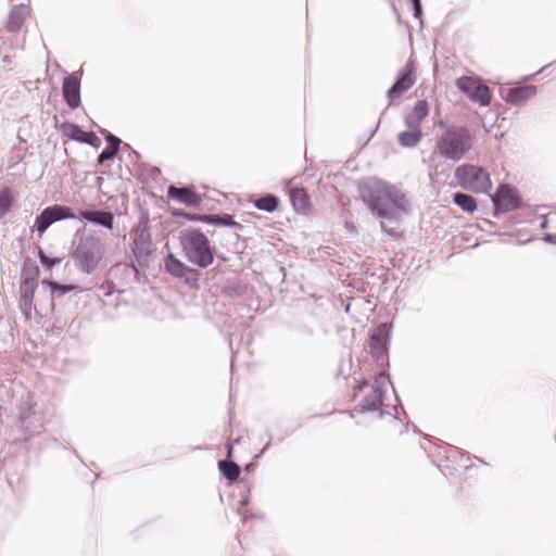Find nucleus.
I'll use <instances>...</instances> for the list:
<instances>
[{
    "label": "nucleus",
    "mask_w": 556,
    "mask_h": 556,
    "mask_svg": "<svg viewBox=\"0 0 556 556\" xmlns=\"http://www.w3.org/2000/svg\"><path fill=\"white\" fill-rule=\"evenodd\" d=\"M358 193L371 215L380 219L381 228L395 236V229L388 228L387 224L397 225L408 214L409 202L405 194L397 187L376 177L362 180Z\"/></svg>",
    "instance_id": "f257e3e1"
},
{
    "label": "nucleus",
    "mask_w": 556,
    "mask_h": 556,
    "mask_svg": "<svg viewBox=\"0 0 556 556\" xmlns=\"http://www.w3.org/2000/svg\"><path fill=\"white\" fill-rule=\"evenodd\" d=\"M76 237L78 238V244L74 252L76 266L84 273L90 274L101 261L104 247L97 232L85 226L76 230Z\"/></svg>",
    "instance_id": "f03ea898"
},
{
    "label": "nucleus",
    "mask_w": 556,
    "mask_h": 556,
    "mask_svg": "<svg viewBox=\"0 0 556 556\" xmlns=\"http://www.w3.org/2000/svg\"><path fill=\"white\" fill-rule=\"evenodd\" d=\"M472 147V136L468 128L452 126L443 131L435 141L437 152L447 161H460Z\"/></svg>",
    "instance_id": "7ed1b4c3"
},
{
    "label": "nucleus",
    "mask_w": 556,
    "mask_h": 556,
    "mask_svg": "<svg viewBox=\"0 0 556 556\" xmlns=\"http://www.w3.org/2000/svg\"><path fill=\"white\" fill-rule=\"evenodd\" d=\"M185 258L200 268L208 267L214 254L208 238L199 228L185 230L179 237Z\"/></svg>",
    "instance_id": "20e7f679"
},
{
    "label": "nucleus",
    "mask_w": 556,
    "mask_h": 556,
    "mask_svg": "<svg viewBox=\"0 0 556 556\" xmlns=\"http://www.w3.org/2000/svg\"><path fill=\"white\" fill-rule=\"evenodd\" d=\"M454 177L463 189L469 191L486 192L492 187L489 173L481 166L463 164L455 169Z\"/></svg>",
    "instance_id": "39448f33"
},
{
    "label": "nucleus",
    "mask_w": 556,
    "mask_h": 556,
    "mask_svg": "<svg viewBox=\"0 0 556 556\" xmlns=\"http://www.w3.org/2000/svg\"><path fill=\"white\" fill-rule=\"evenodd\" d=\"M455 85L470 101L478 103L480 106H488L491 103L490 88L481 78L462 76L456 79Z\"/></svg>",
    "instance_id": "423d86ee"
},
{
    "label": "nucleus",
    "mask_w": 556,
    "mask_h": 556,
    "mask_svg": "<svg viewBox=\"0 0 556 556\" xmlns=\"http://www.w3.org/2000/svg\"><path fill=\"white\" fill-rule=\"evenodd\" d=\"M386 382H390L387 372H381L376 377L375 382L370 386V391L364 395L357 405L356 410L358 413L379 412V417L384 415L381 406L384 394L383 386Z\"/></svg>",
    "instance_id": "0eeeda50"
},
{
    "label": "nucleus",
    "mask_w": 556,
    "mask_h": 556,
    "mask_svg": "<svg viewBox=\"0 0 556 556\" xmlns=\"http://www.w3.org/2000/svg\"><path fill=\"white\" fill-rule=\"evenodd\" d=\"M152 240L149 226V215H141L134 229L132 252L137 258H147L151 254Z\"/></svg>",
    "instance_id": "6e6552de"
},
{
    "label": "nucleus",
    "mask_w": 556,
    "mask_h": 556,
    "mask_svg": "<svg viewBox=\"0 0 556 556\" xmlns=\"http://www.w3.org/2000/svg\"><path fill=\"white\" fill-rule=\"evenodd\" d=\"M492 202L494 205L495 215L497 213L515 211L521 206V199L513 188L505 184L500 185L492 198Z\"/></svg>",
    "instance_id": "1a4fd4ad"
},
{
    "label": "nucleus",
    "mask_w": 556,
    "mask_h": 556,
    "mask_svg": "<svg viewBox=\"0 0 556 556\" xmlns=\"http://www.w3.org/2000/svg\"><path fill=\"white\" fill-rule=\"evenodd\" d=\"M164 266L167 273L176 278H185V282L191 288L198 287V275L199 271L194 268L187 266L174 254L169 253L165 261Z\"/></svg>",
    "instance_id": "9d476101"
},
{
    "label": "nucleus",
    "mask_w": 556,
    "mask_h": 556,
    "mask_svg": "<svg viewBox=\"0 0 556 556\" xmlns=\"http://www.w3.org/2000/svg\"><path fill=\"white\" fill-rule=\"evenodd\" d=\"M70 218V207L52 205L46 207L35 219V227L39 237L55 222Z\"/></svg>",
    "instance_id": "9b49d317"
},
{
    "label": "nucleus",
    "mask_w": 556,
    "mask_h": 556,
    "mask_svg": "<svg viewBox=\"0 0 556 556\" xmlns=\"http://www.w3.org/2000/svg\"><path fill=\"white\" fill-rule=\"evenodd\" d=\"M391 337V326L380 324L370 334L369 351L374 358L380 359L387 355Z\"/></svg>",
    "instance_id": "f8f14e48"
},
{
    "label": "nucleus",
    "mask_w": 556,
    "mask_h": 556,
    "mask_svg": "<svg viewBox=\"0 0 556 556\" xmlns=\"http://www.w3.org/2000/svg\"><path fill=\"white\" fill-rule=\"evenodd\" d=\"M415 67L412 62H408L397 74L395 81L387 92V97L392 102L402 93L407 91L415 84Z\"/></svg>",
    "instance_id": "ddd939ff"
},
{
    "label": "nucleus",
    "mask_w": 556,
    "mask_h": 556,
    "mask_svg": "<svg viewBox=\"0 0 556 556\" xmlns=\"http://www.w3.org/2000/svg\"><path fill=\"white\" fill-rule=\"evenodd\" d=\"M37 288V278L33 273H25L20 286V308L28 318L33 309L34 293Z\"/></svg>",
    "instance_id": "4468645a"
},
{
    "label": "nucleus",
    "mask_w": 556,
    "mask_h": 556,
    "mask_svg": "<svg viewBox=\"0 0 556 556\" xmlns=\"http://www.w3.org/2000/svg\"><path fill=\"white\" fill-rule=\"evenodd\" d=\"M74 218L104 227L109 230H113L115 223L114 214L104 210H81L77 216L72 213V219Z\"/></svg>",
    "instance_id": "2eb2a0df"
},
{
    "label": "nucleus",
    "mask_w": 556,
    "mask_h": 556,
    "mask_svg": "<svg viewBox=\"0 0 556 556\" xmlns=\"http://www.w3.org/2000/svg\"><path fill=\"white\" fill-rule=\"evenodd\" d=\"M167 195L172 200L190 207H198L202 202L201 197L189 187L178 188L172 185L167 189Z\"/></svg>",
    "instance_id": "dca6fc26"
},
{
    "label": "nucleus",
    "mask_w": 556,
    "mask_h": 556,
    "mask_svg": "<svg viewBox=\"0 0 556 556\" xmlns=\"http://www.w3.org/2000/svg\"><path fill=\"white\" fill-rule=\"evenodd\" d=\"M536 87L533 85L517 86L508 89L505 101L513 105H519L535 96Z\"/></svg>",
    "instance_id": "f3484780"
},
{
    "label": "nucleus",
    "mask_w": 556,
    "mask_h": 556,
    "mask_svg": "<svg viewBox=\"0 0 556 556\" xmlns=\"http://www.w3.org/2000/svg\"><path fill=\"white\" fill-rule=\"evenodd\" d=\"M28 14L29 11L26 5L14 7L9 14L8 30L11 33L18 31Z\"/></svg>",
    "instance_id": "a211bd4d"
},
{
    "label": "nucleus",
    "mask_w": 556,
    "mask_h": 556,
    "mask_svg": "<svg viewBox=\"0 0 556 556\" xmlns=\"http://www.w3.org/2000/svg\"><path fill=\"white\" fill-rule=\"evenodd\" d=\"M72 141L86 143L93 148L101 146V139L93 131L83 130L78 125L72 123Z\"/></svg>",
    "instance_id": "6ab92c4d"
},
{
    "label": "nucleus",
    "mask_w": 556,
    "mask_h": 556,
    "mask_svg": "<svg viewBox=\"0 0 556 556\" xmlns=\"http://www.w3.org/2000/svg\"><path fill=\"white\" fill-rule=\"evenodd\" d=\"M290 201L294 210L299 213H306L309 208V199L303 188H293L290 191Z\"/></svg>",
    "instance_id": "aec40b11"
},
{
    "label": "nucleus",
    "mask_w": 556,
    "mask_h": 556,
    "mask_svg": "<svg viewBox=\"0 0 556 556\" xmlns=\"http://www.w3.org/2000/svg\"><path fill=\"white\" fill-rule=\"evenodd\" d=\"M205 219V223L211 225H218L224 227H235V228H242V225L237 223L232 215L230 214H208L207 217H203Z\"/></svg>",
    "instance_id": "412c9836"
},
{
    "label": "nucleus",
    "mask_w": 556,
    "mask_h": 556,
    "mask_svg": "<svg viewBox=\"0 0 556 556\" xmlns=\"http://www.w3.org/2000/svg\"><path fill=\"white\" fill-rule=\"evenodd\" d=\"M218 468L222 475L230 482L236 481L240 477V466L235 462L226 459L219 460Z\"/></svg>",
    "instance_id": "4be33fe9"
},
{
    "label": "nucleus",
    "mask_w": 556,
    "mask_h": 556,
    "mask_svg": "<svg viewBox=\"0 0 556 556\" xmlns=\"http://www.w3.org/2000/svg\"><path fill=\"white\" fill-rule=\"evenodd\" d=\"M453 202L459 206L464 212L473 213L477 210L476 199L464 192H456L453 195Z\"/></svg>",
    "instance_id": "5701e85b"
},
{
    "label": "nucleus",
    "mask_w": 556,
    "mask_h": 556,
    "mask_svg": "<svg viewBox=\"0 0 556 556\" xmlns=\"http://www.w3.org/2000/svg\"><path fill=\"white\" fill-rule=\"evenodd\" d=\"M422 138L421 130L407 129L399 134V142L402 147L414 148Z\"/></svg>",
    "instance_id": "b1692460"
},
{
    "label": "nucleus",
    "mask_w": 556,
    "mask_h": 556,
    "mask_svg": "<svg viewBox=\"0 0 556 556\" xmlns=\"http://www.w3.org/2000/svg\"><path fill=\"white\" fill-rule=\"evenodd\" d=\"M279 204V200L274 194L263 195L254 201V206L263 212L271 213L274 212Z\"/></svg>",
    "instance_id": "393cba45"
},
{
    "label": "nucleus",
    "mask_w": 556,
    "mask_h": 556,
    "mask_svg": "<svg viewBox=\"0 0 556 556\" xmlns=\"http://www.w3.org/2000/svg\"><path fill=\"white\" fill-rule=\"evenodd\" d=\"M80 105V77L72 72V111Z\"/></svg>",
    "instance_id": "a878e982"
},
{
    "label": "nucleus",
    "mask_w": 556,
    "mask_h": 556,
    "mask_svg": "<svg viewBox=\"0 0 556 556\" xmlns=\"http://www.w3.org/2000/svg\"><path fill=\"white\" fill-rule=\"evenodd\" d=\"M12 204L13 199L11 190L9 188H3L0 191V218H2L10 211Z\"/></svg>",
    "instance_id": "bb28decb"
},
{
    "label": "nucleus",
    "mask_w": 556,
    "mask_h": 556,
    "mask_svg": "<svg viewBox=\"0 0 556 556\" xmlns=\"http://www.w3.org/2000/svg\"><path fill=\"white\" fill-rule=\"evenodd\" d=\"M419 121L425 119L429 114V105L426 100H419L410 112Z\"/></svg>",
    "instance_id": "cd10ccee"
},
{
    "label": "nucleus",
    "mask_w": 556,
    "mask_h": 556,
    "mask_svg": "<svg viewBox=\"0 0 556 556\" xmlns=\"http://www.w3.org/2000/svg\"><path fill=\"white\" fill-rule=\"evenodd\" d=\"M42 283L47 285L50 288L53 298L62 296L70 291V286L59 285L58 282L54 281L43 280Z\"/></svg>",
    "instance_id": "c85d7f7f"
},
{
    "label": "nucleus",
    "mask_w": 556,
    "mask_h": 556,
    "mask_svg": "<svg viewBox=\"0 0 556 556\" xmlns=\"http://www.w3.org/2000/svg\"><path fill=\"white\" fill-rule=\"evenodd\" d=\"M119 150L114 147H106L104 148L101 153L98 155L97 162L99 164H103L104 162L112 160L116 156Z\"/></svg>",
    "instance_id": "c756f323"
},
{
    "label": "nucleus",
    "mask_w": 556,
    "mask_h": 556,
    "mask_svg": "<svg viewBox=\"0 0 556 556\" xmlns=\"http://www.w3.org/2000/svg\"><path fill=\"white\" fill-rule=\"evenodd\" d=\"M101 134L104 135L105 141L108 143L106 147H114V148H117V150H119L122 140L118 137L114 136L113 134H111L110 131H108L105 129H102Z\"/></svg>",
    "instance_id": "7c9ffc66"
},
{
    "label": "nucleus",
    "mask_w": 556,
    "mask_h": 556,
    "mask_svg": "<svg viewBox=\"0 0 556 556\" xmlns=\"http://www.w3.org/2000/svg\"><path fill=\"white\" fill-rule=\"evenodd\" d=\"M404 123H405L407 129L421 130L420 129L421 121H419L417 117H415L412 113H409L405 116Z\"/></svg>",
    "instance_id": "2f4dec72"
},
{
    "label": "nucleus",
    "mask_w": 556,
    "mask_h": 556,
    "mask_svg": "<svg viewBox=\"0 0 556 556\" xmlns=\"http://www.w3.org/2000/svg\"><path fill=\"white\" fill-rule=\"evenodd\" d=\"M410 2H412V5H413V15H414V17L419 20L420 21V26H422V21H421V16H422L421 0H410Z\"/></svg>",
    "instance_id": "473e14b6"
},
{
    "label": "nucleus",
    "mask_w": 556,
    "mask_h": 556,
    "mask_svg": "<svg viewBox=\"0 0 556 556\" xmlns=\"http://www.w3.org/2000/svg\"><path fill=\"white\" fill-rule=\"evenodd\" d=\"M62 90L64 100L70 105V76L64 77Z\"/></svg>",
    "instance_id": "72a5a7b5"
},
{
    "label": "nucleus",
    "mask_w": 556,
    "mask_h": 556,
    "mask_svg": "<svg viewBox=\"0 0 556 556\" xmlns=\"http://www.w3.org/2000/svg\"><path fill=\"white\" fill-rule=\"evenodd\" d=\"M39 257H40L41 264L43 266H47L48 268H50L55 263L54 260H51L50 257L45 255L42 252L39 253Z\"/></svg>",
    "instance_id": "f704fd0d"
},
{
    "label": "nucleus",
    "mask_w": 556,
    "mask_h": 556,
    "mask_svg": "<svg viewBox=\"0 0 556 556\" xmlns=\"http://www.w3.org/2000/svg\"><path fill=\"white\" fill-rule=\"evenodd\" d=\"M233 339H235V336L231 334L230 338H229V348L231 350V353H232V358H231V368L233 367V363H235V359L239 353V351H235L233 350Z\"/></svg>",
    "instance_id": "c9c22d12"
},
{
    "label": "nucleus",
    "mask_w": 556,
    "mask_h": 556,
    "mask_svg": "<svg viewBox=\"0 0 556 556\" xmlns=\"http://www.w3.org/2000/svg\"><path fill=\"white\" fill-rule=\"evenodd\" d=\"M250 489L241 493V500H240V506H248L249 505V495Z\"/></svg>",
    "instance_id": "e433bc0d"
},
{
    "label": "nucleus",
    "mask_w": 556,
    "mask_h": 556,
    "mask_svg": "<svg viewBox=\"0 0 556 556\" xmlns=\"http://www.w3.org/2000/svg\"><path fill=\"white\" fill-rule=\"evenodd\" d=\"M208 215H197V214H191L188 216V219L189 220H193V222H202V223H205V219H203V217H207Z\"/></svg>",
    "instance_id": "4c0bfd02"
},
{
    "label": "nucleus",
    "mask_w": 556,
    "mask_h": 556,
    "mask_svg": "<svg viewBox=\"0 0 556 556\" xmlns=\"http://www.w3.org/2000/svg\"><path fill=\"white\" fill-rule=\"evenodd\" d=\"M61 129H62L64 136L70 138V124L67 122H63L61 124Z\"/></svg>",
    "instance_id": "58836bf2"
},
{
    "label": "nucleus",
    "mask_w": 556,
    "mask_h": 556,
    "mask_svg": "<svg viewBox=\"0 0 556 556\" xmlns=\"http://www.w3.org/2000/svg\"><path fill=\"white\" fill-rule=\"evenodd\" d=\"M543 240L545 242H548V243H555L556 242V236L555 235H552V233H546L544 237H543Z\"/></svg>",
    "instance_id": "ea45409f"
},
{
    "label": "nucleus",
    "mask_w": 556,
    "mask_h": 556,
    "mask_svg": "<svg viewBox=\"0 0 556 556\" xmlns=\"http://www.w3.org/2000/svg\"><path fill=\"white\" fill-rule=\"evenodd\" d=\"M269 445H270V441H268V442L264 445V447L261 450V452L254 456V459H258V458H260V457L265 453V451H267V448L269 447Z\"/></svg>",
    "instance_id": "a19ab883"
},
{
    "label": "nucleus",
    "mask_w": 556,
    "mask_h": 556,
    "mask_svg": "<svg viewBox=\"0 0 556 556\" xmlns=\"http://www.w3.org/2000/svg\"><path fill=\"white\" fill-rule=\"evenodd\" d=\"M368 387H369L368 382H367L366 380H363V381H361V382L358 383V386H357V390H358V391H363V389H364V388H368Z\"/></svg>",
    "instance_id": "79ce46f5"
},
{
    "label": "nucleus",
    "mask_w": 556,
    "mask_h": 556,
    "mask_svg": "<svg viewBox=\"0 0 556 556\" xmlns=\"http://www.w3.org/2000/svg\"><path fill=\"white\" fill-rule=\"evenodd\" d=\"M226 447H227V456L231 457L232 456V444L228 443Z\"/></svg>",
    "instance_id": "37998d69"
},
{
    "label": "nucleus",
    "mask_w": 556,
    "mask_h": 556,
    "mask_svg": "<svg viewBox=\"0 0 556 556\" xmlns=\"http://www.w3.org/2000/svg\"><path fill=\"white\" fill-rule=\"evenodd\" d=\"M546 227H547V219H546V218H544V219L542 220V223L540 224V228H541V229H545Z\"/></svg>",
    "instance_id": "c03bdc74"
},
{
    "label": "nucleus",
    "mask_w": 556,
    "mask_h": 556,
    "mask_svg": "<svg viewBox=\"0 0 556 556\" xmlns=\"http://www.w3.org/2000/svg\"><path fill=\"white\" fill-rule=\"evenodd\" d=\"M392 10H393V12L396 14V16H397V21L400 22V14H399L397 9H396V7H395V4H394V3H392Z\"/></svg>",
    "instance_id": "a18cd8bd"
},
{
    "label": "nucleus",
    "mask_w": 556,
    "mask_h": 556,
    "mask_svg": "<svg viewBox=\"0 0 556 556\" xmlns=\"http://www.w3.org/2000/svg\"><path fill=\"white\" fill-rule=\"evenodd\" d=\"M546 67H547V66H544L543 68H541L539 73L544 72V70H545Z\"/></svg>",
    "instance_id": "49530a36"
}]
</instances>
